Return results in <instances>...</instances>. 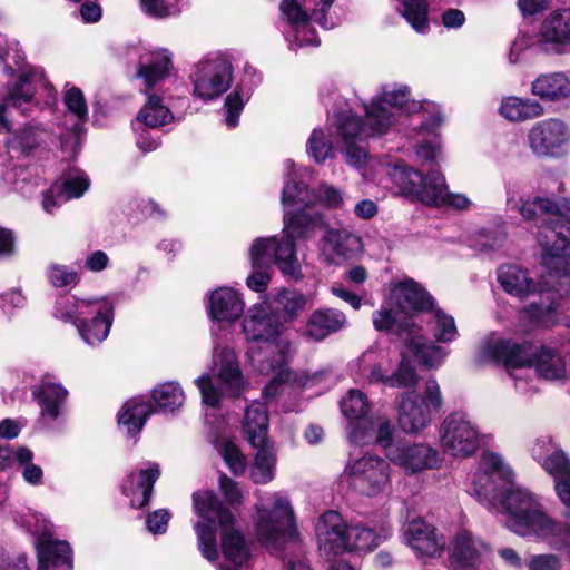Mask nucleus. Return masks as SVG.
I'll use <instances>...</instances> for the list:
<instances>
[{"mask_svg":"<svg viewBox=\"0 0 570 570\" xmlns=\"http://www.w3.org/2000/svg\"><path fill=\"white\" fill-rule=\"evenodd\" d=\"M387 174L400 194L411 202L432 207L451 206L456 209H466L471 204L465 196L449 193L445 179L438 170L424 175L403 160H397L389 165Z\"/></svg>","mask_w":570,"mask_h":570,"instance_id":"1","label":"nucleus"},{"mask_svg":"<svg viewBox=\"0 0 570 570\" xmlns=\"http://www.w3.org/2000/svg\"><path fill=\"white\" fill-rule=\"evenodd\" d=\"M320 550L330 559L346 552L372 551L382 542L374 529L361 523L348 524L334 510L324 512L316 524Z\"/></svg>","mask_w":570,"mask_h":570,"instance_id":"2","label":"nucleus"},{"mask_svg":"<svg viewBox=\"0 0 570 570\" xmlns=\"http://www.w3.org/2000/svg\"><path fill=\"white\" fill-rule=\"evenodd\" d=\"M510 485L501 495V504L508 513L507 528L521 537L548 539L559 521L550 518L531 493Z\"/></svg>","mask_w":570,"mask_h":570,"instance_id":"3","label":"nucleus"},{"mask_svg":"<svg viewBox=\"0 0 570 570\" xmlns=\"http://www.w3.org/2000/svg\"><path fill=\"white\" fill-rule=\"evenodd\" d=\"M282 327L279 315L263 304L254 305L243 322L244 333L250 342L256 344V347H250L252 353L257 356L269 353L272 367L281 366L286 362L288 345H281L278 341Z\"/></svg>","mask_w":570,"mask_h":570,"instance_id":"4","label":"nucleus"},{"mask_svg":"<svg viewBox=\"0 0 570 570\" xmlns=\"http://www.w3.org/2000/svg\"><path fill=\"white\" fill-rule=\"evenodd\" d=\"M559 218H550L540 227L538 237L543 249L542 263L551 276L570 275V199L559 203Z\"/></svg>","mask_w":570,"mask_h":570,"instance_id":"5","label":"nucleus"},{"mask_svg":"<svg viewBox=\"0 0 570 570\" xmlns=\"http://www.w3.org/2000/svg\"><path fill=\"white\" fill-rule=\"evenodd\" d=\"M269 419L266 407L256 403L245 411L242 432L245 440L257 449L250 478L256 484H266L274 478L275 458L268 445Z\"/></svg>","mask_w":570,"mask_h":570,"instance_id":"6","label":"nucleus"},{"mask_svg":"<svg viewBox=\"0 0 570 570\" xmlns=\"http://www.w3.org/2000/svg\"><path fill=\"white\" fill-rule=\"evenodd\" d=\"M365 116L366 121L351 109L335 111L332 125L335 128V135L342 142L362 141L370 137L385 135L392 126L393 114L381 102L365 105Z\"/></svg>","mask_w":570,"mask_h":570,"instance_id":"7","label":"nucleus"},{"mask_svg":"<svg viewBox=\"0 0 570 570\" xmlns=\"http://www.w3.org/2000/svg\"><path fill=\"white\" fill-rule=\"evenodd\" d=\"M256 533L262 544L275 549L299 537L288 500L277 499L271 509L259 510Z\"/></svg>","mask_w":570,"mask_h":570,"instance_id":"8","label":"nucleus"},{"mask_svg":"<svg viewBox=\"0 0 570 570\" xmlns=\"http://www.w3.org/2000/svg\"><path fill=\"white\" fill-rule=\"evenodd\" d=\"M527 142L537 158L558 159L567 154L570 128L559 118L542 119L529 129Z\"/></svg>","mask_w":570,"mask_h":570,"instance_id":"9","label":"nucleus"},{"mask_svg":"<svg viewBox=\"0 0 570 570\" xmlns=\"http://www.w3.org/2000/svg\"><path fill=\"white\" fill-rule=\"evenodd\" d=\"M348 469L347 483L362 495L379 494L390 481L389 462L376 455H364Z\"/></svg>","mask_w":570,"mask_h":570,"instance_id":"10","label":"nucleus"},{"mask_svg":"<svg viewBox=\"0 0 570 570\" xmlns=\"http://www.w3.org/2000/svg\"><path fill=\"white\" fill-rule=\"evenodd\" d=\"M440 440L444 452L453 456H471L479 449L478 430L458 412L443 421Z\"/></svg>","mask_w":570,"mask_h":570,"instance_id":"11","label":"nucleus"},{"mask_svg":"<svg viewBox=\"0 0 570 570\" xmlns=\"http://www.w3.org/2000/svg\"><path fill=\"white\" fill-rule=\"evenodd\" d=\"M232 72V63L224 59L199 63L197 71L191 76L194 94L205 101L218 98L230 87Z\"/></svg>","mask_w":570,"mask_h":570,"instance_id":"12","label":"nucleus"},{"mask_svg":"<svg viewBox=\"0 0 570 570\" xmlns=\"http://www.w3.org/2000/svg\"><path fill=\"white\" fill-rule=\"evenodd\" d=\"M395 307L404 317H415L434 311L435 298L413 278H406L394 285L391 291Z\"/></svg>","mask_w":570,"mask_h":570,"instance_id":"13","label":"nucleus"},{"mask_svg":"<svg viewBox=\"0 0 570 570\" xmlns=\"http://www.w3.org/2000/svg\"><path fill=\"white\" fill-rule=\"evenodd\" d=\"M38 570H72L73 551L66 540L55 539L50 532H41L36 540Z\"/></svg>","mask_w":570,"mask_h":570,"instance_id":"14","label":"nucleus"},{"mask_svg":"<svg viewBox=\"0 0 570 570\" xmlns=\"http://www.w3.org/2000/svg\"><path fill=\"white\" fill-rule=\"evenodd\" d=\"M535 344L530 341L499 338L488 346L491 360L505 368H529L533 366Z\"/></svg>","mask_w":570,"mask_h":570,"instance_id":"15","label":"nucleus"},{"mask_svg":"<svg viewBox=\"0 0 570 570\" xmlns=\"http://www.w3.org/2000/svg\"><path fill=\"white\" fill-rule=\"evenodd\" d=\"M389 460L405 469L409 473H416L426 469H438L441 464L439 453L425 443H406L402 441L397 449L390 450Z\"/></svg>","mask_w":570,"mask_h":570,"instance_id":"16","label":"nucleus"},{"mask_svg":"<svg viewBox=\"0 0 570 570\" xmlns=\"http://www.w3.org/2000/svg\"><path fill=\"white\" fill-rule=\"evenodd\" d=\"M540 41L547 51L559 55L570 47V9L554 10L542 21Z\"/></svg>","mask_w":570,"mask_h":570,"instance_id":"17","label":"nucleus"},{"mask_svg":"<svg viewBox=\"0 0 570 570\" xmlns=\"http://www.w3.org/2000/svg\"><path fill=\"white\" fill-rule=\"evenodd\" d=\"M193 503L196 513L208 521H217L220 531L236 529V515L230 507L220 501L217 494L212 490L196 491L193 493Z\"/></svg>","mask_w":570,"mask_h":570,"instance_id":"18","label":"nucleus"},{"mask_svg":"<svg viewBox=\"0 0 570 570\" xmlns=\"http://www.w3.org/2000/svg\"><path fill=\"white\" fill-rule=\"evenodd\" d=\"M244 307L237 291L232 287H218L208 297L207 314L213 321L233 323L240 317Z\"/></svg>","mask_w":570,"mask_h":570,"instance_id":"19","label":"nucleus"},{"mask_svg":"<svg viewBox=\"0 0 570 570\" xmlns=\"http://www.w3.org/2000/svg\"><path fill=\"white\" fill-rule=\"evenodd\" d=\"M115 306L108 299L98 304L95 315L81 318L77 324L80 337L89 345H97L105 341L114 322Z\"/></svg>","mask_w":570,"mask_h":570,"instance_id":"20","label":"nucleus"},{"mask_svg":"<svg viewBox=\"0 0 570 570\" xmlns=\"http://www.w3.org/2000/svg\"><path fill=\"white\" fill-rule=\"evenodd\" d=\"M154 413L156 407L150 400L135 396L122 404L117 414V423L125 429L128 438L136 439Z\"/></svg>","mask_w":570,"mask_h":570,"instance_id":"21","label":"nucleus"},{"mask_svg":"<svg viewBox=\"0 0 570 570\" xmlns=\"http://www.w3.org/2000/svg\"><path fill=\"white\" fill-rule=\"evenodd\" d=\"M274 265L288 281L297 283L303 278L302 266L297 258L296 240L283 232L282 237L272 236Z\"/></svg>","mask_w":570,"mask_h":570,"instance_id":"22","label":"nucleus"},{"mask_svg":"<svg viewBox=\"0 0 570 570\" xmlns=\"http://www.w3.org/2000/svg\"><path fill=\"white\" fill-rule=\"evenodd\" d=\"M345 323L346 316L342 311L332 307L317 308L306 321L305 336L322 342L341 331Z\"/></svg>","mask_w":570,"mask_h":570,"instance_id":"23","label":"nucleus"},{"mask_svg":"<svg viewBox=\"0 0 570 570\" xmlns=\"http://www.w3.org/2000/svg\"><path fill=\"white\" fill-rule=\"evenodd\" d=\"M406 538L414 550L429 557L441 556L445 544L443 537H438L436 529L428 524L422 518L409 522Z\"/></svg>","mask_w":570,"mask_h":570,"instance_id":"24","label":"nucleus"},{"mask_svg":"<svg viewBox=\"0 0 570 570\" xmlns=\"http://www.w3.org/2000/svg\"><path fill=\"white\" fill-rule=\"evenodd\" d=\"M400 314L392 308L381 307L372 314L375 331L406 340L410 335L422 332V326L411 317L397 316Z\"/></svg>","mask_w":570,"mask_h":570,"instance_id":"25","label":"nucleus"},{"mask_svg":"<svg viewBox=\"0 0 570 570\" xmlns=\"http://www.w3.org/2000/svg\"><path fill=\"white\" fill-rule=\"evenodd\" d=\"M397 414L399 426L405 433L416 434L431 422V410L424 402H420L419 395L403 396L397 406Z\"/></svg>","mask_w":570,"mask_h":570,"instance_id":"26","label":"nucleus"},{"mask_svg":"<svg viewBox=\"0 0 570 570\" xmlns=\"http://www.w3.org/2000/svg\"><path fill=\"white\" fill-rule=\"evenodd\" d=\"M31 396L41 409V414L57 420L60 415V407L65 403L68 391L59 383L50 381V375L41 377L40 383L31 387Z\"/></svg>","mask_w":570,"mask_h":570,"instance_id":"27","label":"nucleus"},{"mask_svg":"<svg viewBox=\"0 0 570 570\" xmlns=\"http://www.w3.org/2000/svg\"><path fill=\"white\" fill-rule=\"evenodd\" d=\"M328 228L320 212H306L298 209L288 212L284 215L283 232L291 235L295 240H307L312 238L318 229Z\"/></svg>","mask_w":570,"mask_h":570,"instance_id":"28","label":"nucleus"},{"mask_svg":"<svg viewBox=\"0 0 570 570\" xmlns=\"http://www.w3.org/2000/svg\"><path fill=\"white\" fill-rule=\"evenodd\" d=\"M323 240L334 253L337 264L355 259L363 252L362 238L345 228H327Z\"/></svg>","mask_w":570,"mask_h":570,"instance_id":"29","label":"nucleus"},{"mask_svg":"<svg viewBox=\"0 0 570 570\" xmlns=\"http://www.w3.org/2000/svg\"><path fill=\"white\" fill-rule=\"evenodd\" d=\"M370 426L374 435V443L383 449L386 458H390V450L397 449L402 440H395L394 425L387 419H377L374 421L357 422L354 429V438L357 442H367L371 436L367 428Z\"/></svg>","mask_w":570,"mask_h":570,"instance_id":"30","label":"nucleus"},{"mask_svg":"<svg viewBox=\"0 0 570 570\" xmlns=\"http://www.w3.org/2000/svg\"><path fill=\"white\" fill-rule=\"evenodd\" d=\"M498 282L505 293L520 298L538 292L537 283L529 277L528 272L514 264L499 267Z\"/></svg>","mask_w":570,"mask_h":570,"instance_id":"31","label":"nucleus"},{"mask_svg":"<svg viewBox=\"0 0 570 570\" xmlns=\"http://www.w3.org/2000/svg\"><path fill=\"white\" fill-rule=\"evenodd\" d=\"M404 343L417 363L428 370L439 367L448 355L442 346L429 342L421 332L410 335Z\"/></svg>","mask_w":570,"mask_h":570,"instance_id":"32","label":"nucleus"},{"mask_svg":"<svg viewBox=\"0 0 570 570\" xmlns=\"http://www.w3.org/2000/svg\"><path fill=\"white\" fill-rule=\"evenodd\" d=\"M481 554L476 549L473 538L469 531L462 530L456 533L449 561L453 570H475L480 563Z\"/></svg>","mask_w":570,"mask_h":570,"instance_id":"33","label":"nucleus"},{"mask_svg":"<svg viewBox=\"0 0 570 570\" xmlns=\"http://www.w3.org/2000/svg\"><path fill=\"white\" fill-rule=\"evenodd\" d=\"M531 92L543 101H560L570 97V79L562 72L540 75L531 85Z\"/></svg>","mask_w":570,"mask_h":570,"instance_id":"34","label":"nucleus"},{"mask_svg":"<svg viewBox=\"0 0 570 570\" xmlns=\"http://www.w3.org/2000/svg\"><path fill=\"white\" fill-rule=\"evenodd\" d=\"M537 374L546 380H558L566 375V363L561 354L546 345H535L533 366Z\"/></svg>","mask_w":570,"mask_h":570,"instance_id":"35","label":"nucleus"},{"mask_svg":"<svg viewBox=\"0 0 570 570\" xmlns=\"http://www.w3.org/2000/svg\"><path fill=\"white\" fill-rule=\"evenodd\" d=\"M542 105L531 98H519L515 96L503 99L500 106V114L510 121H523L543 115Z\"/></svg>","mask_w":570,"mask_h":570,"instance_id":"36","label":"nucleus"},{"mask_svg":"<svg viewBox=\"0 0 570 570\" xmlns=\"http://www.w3.org/2000/svg\"><path fill=\"white\" fill-rule=\"evenodd\" d=\"M274 303L282 309L283 320L292 322L299 317L308 306H312V298L296 288L282 287L275 294Z\"/></svg>","mask_w":570,"mask_h":570,"instance_id":"37","label":"nucleus"},{"mask_svg":"<svg viewBox=\"0 0 570 570\" xmlns=\"http://www.w3.org/2000/svg\"><path fill=\"white\" fill-rule=\"evenodd\" d=\"M220 548L225 559L236 567L244 566L250 557L245 535L239 529L220 531Z\"/></svg>","mask_w":570,"mask_h":570,"instance_id":"38","label":"nucleus"},{"mask_svg":"<svg viewBox=\"0 0 570 570\" xmlns=\"http://www.w3.org/2000/svg\"><path fill=\"white\" fill-rule=\"evenodd\" d=\"M151 403L156 412L174 413L185 401V393L176 382H165L151 390Z\"/></svg>","mask_w":570,"mask_h":570,"instance_id":"39","label":"nucleus"},{"mask_svg":"<svg viewBox=\"0 0 570 570\" xmlns=\"http://www.w3.org/2000/svg\"><path fill=\"white\" fill-rule=\"evenodd\" d=\"M170 67L171 59L168 55L153 53L147 62H139L136 76L151 89L168 76Z\"/></svg>","mask_w":570,"mask_h":570,"instance_id":"40","label":"nucleus"},{"mask_svg":"<svg viewBox=\"0 0 570 570\" xmlns=\"http://www.w3.org/2000/svg\"><path fill=\"white\" fill-rule=\"evenodd\" d=\"M173 119V112L163 104V98L156 94L148 96L146 104L137 115V120L149 128L165 126Z\"/></svg>","mask_w":570,"mask_h":570,"instance_id":"41","label":"nucleus"},{"mask_svg":"<svg viewBox=\"0 0 570 570\" xmlns=\"http://www.w3.org/2000/svg\"><path fill=\"white\" fill-rule=\"evenodd\" d=\"M35 97V90L31 88V77L22 73L18 77L9 92L2 98L1 104L6 105V109L16 108L20 110L22 116H30L29 109L24 105H29Z\"/></svg>","mask_w":570,"mask_h":570,"instance_id":"42","label":"nucleus"},{"mask_svg":"<svg viewBox=\"0 0 570 570\" xmlns=\"http://www.w3.org/2000/svg\"><path fill=\"white\" fill-rule=\"evenodd\" d=\"M546 296L540 291V301L533 302L527 307V314L533 324L550 328L558 323V311L560 304L549 296Z\"/></svg>","mask_w":570,"mask_h":570,"instance_id":"43","label":"nucleus"},{"mask_svg":"<svg viewBox=\"0 0 570 570\" xmlns=\"http://www.w3.org/2000/svg\"><path fill=\"white\" fill-rule=\"evenodd\" d=\"M40 144L41 137L38 128L30 125L19 128L6 140V147L9 150L23 156H30Z\"/></svg>","mask_w":570,"mask_h":570,"instance_id":"44","label":"nucleus"},{"mask_svg":"<svg viewBox=\"0 0 570 570\" xmlns=\"http://www.w3.org/2000/svg\"><path fill=\"white\" fill-rule=\"evenodd\" d=\"M218 379L233 399H239L246 390L247 383L236 360H224L222 362Z\"/></svg>","mask_w":570,"mask_h":570,"instance_id":"45","label":"nucleus"},{"mask_svg":"<svg viewBox=\"0 0 570 570\" xmlns=\"http://www.w3.org/2000/svg\"><path fill=\"white\" fill-rule=\"evenodd\" d=\"M194 529L197 534L198 548L205 559L214 562L218 559L216 523L214 519L196 522Z\"/></svg>","mask_w":570,"mask_h":570,"instance_id":"46","label":"nucleus"},{"mask_svg":"<svg viewBox=\"0 0 570 570\" xmlns=\"http://www.w3.org/2000/svg\"><path fill=\"white\" fill-rule=\"evenodd\" d=\"M160 476V469L157 463H153L147 469H141L137 473L135 471L129 472L120 485V492L125 497H131L135 494L136 489L134 487L135 479L137 478V489L145 490L149 485H155Z\"/></svg>","mask_w":570,"mask_h":570,"instance_id":"47","label":"nucleus"},{"mask_svg":"<svg viewBox=\"0 0 570 570\" xmlns=\"http://www.w3.org/2000/svg\"><path fill=\"white\" fill-rule=\"evenodd\" d=\"M402 16L416 32L429 29V4L425 0H402Z\"/></svg>","mask_w":570,"mask_h":570,"instance_id":"48","label":"nucleus"},{"mask_svg":"<svg viewBox=\"0 0 570 570\" xmlns=\"http://www.w3.org/2000/svg\"><path fill=\"white\" fill-rule=\"evenodd\" d=\"M341 411L344 416L363 422L368 411L366 395L358 390H350L347 395L342 399Z\"/></svg>","mask_w":570,"mask_h":570,"instance_id":"49","label":"nucleus"},{"mask_svg":"<svg viewBox=\"0 0 570 570\" xmlns=\"http://www.w3.org/2000/svg\"><path fill=\"white\" fill-rule=\"evenodd\" d=\"M252 268H269L274 265L273 239L271 237L256 238L249 248Z\"/></svg>","mask_w":570,"mask_h":570,"instance_id":"50","label":"nucleus"},{"mask_svg":"<svg viewBox=\"0 0 570 570\" xmlns=\"http://www.w3.org/2000/svg\"><path fill=\"white\" fill-rule=\"evenodd\" d=\"M33 452L26 445L19 446L14 452V459L23 465L22 478L31 485H40L43 481V471L40 465L33 464Z\"/></svg>","mask_w":570,"mask_h":570,"instance_id":"51","label":"nucleus"},{"mask_svg":"<svg viewBox=\"0 0 570 570\" xmlns=\"http://www.w3.org/2000/svg\"><path fill=\"white\" fill-rule=\"evenodd\" d=\"M282 203L287 206H308L313 203V195L304 181L291 179L283 187Z\"/></svg>","mask_w":570,"mask_h":570,"instance_id":"52","label":"nucleus"},{"mask_svg":"<svg viewBox=\"0 0 570 570\" xmlns=\"http://www.w3.org/2000/svg\"><path fill=\"white\" fill-rule=\"evenodd\" d=\"M431 314H433L435 320V330L433 333L435 341L440 343L454 341L458 334L454 318L443 309L438 308L436 304L434 305V311H432Z\"/></svg>","mask_w":570,"mask_h":570,"instance_id":"53","label":"nucleus"},{"mask_svg":"<svg viewBox=\"0 0 570 570\" xmlns=\"http://www.w3.org/2000/svg\"><path fill=\"white\" fill-rule=\"evenodd\" d=\"M417 382V374L412 365L411 361L405 354H402V358L399 363L397 368L387 376V386L390 387H412Z\"/></svg>","mask_w":570,"mask_h":570,"instance_id":"54","label":"nucleus"},{"mask_svg":"<svg viewBox=\"0 0 570 570\" xmlns=\"http://www.w3.org/2000/svg\"><path fill=\"white\" fill-rule=\"evenodd\" d=\"M281 18L292 28L304 27L311 21V14L297 0H282L279 3Z\"/></svg>","mask_w":570,"mask_h":570,"instance_id":"55","label":"nucleus"},{"mask_svg":"<svg viewBox=\"0 0 570 570\" xmlns=\"http://www.w3.org/2000/svg\"><path fill=\"white\" fill-rule=\"evenodd\" d=\"M542 468L556 483L570 474V459L562 450H556L544 459Z\"/></svg>","mask_w":570,"mask_h":570,"instance_id":"56","label":"nucleus"},{"mask_svg":"<svg viewBox=\"0 0 570 570\" xmlns=\"http://www.w3.org/2000/svg\"><path fill=\"white\" fill-rule=\"evenodd\" d=\"M307 148L312 157L317 164H323L332 156L333 145L330 139L325 137L322 129H314L307 141Z\"/></svg>","mask_w":570,"mask_h":570,"instance_id":"57","label":"nucleus"},{"mask_svg":"<svg viewBox=\"0 0 570 570\" xmlns=\"http://www.w3.org/2000/svg\"><path fill=\"white\" fill-rule=\"evenodd\" d=\"M63 102L68 111L75 115L79 121L88 120V107L83 92L78 87H71L63 94Z\"/></svg>","mask_w":570,"mask_h":570,"instance_id":"58","label":"nucleus"},{"mask_svg":"<svg viewBox=\"0 0 570 570\" xmlns=\"http://www.w3.org/2000/svg\"><path fill=\"white\" fill-rule=\"evenodd\" d=\"M47 277L49 283L57 288L76 286L80 281V276L75 269L59 264L50 266Z\"/></svg>","mask_w":570,"mask_h":570,"instance_id":"59","label":"nucleus"},{"mask_svg":"<svg viewBox=\"0 0 570 570\" xmlns=\"http://www.w3.org/2000/svg\"><path fill=\"white\" fill-rule=\"evenodd\" d=\"M52 315L55 318L75 326H77L80 320L77 302L67 295H61L57 298Z\"/></svg>","mask_w":570,"mask_h":570,"instance_id":"60","label":"nucleus"},{"mask_svg":"<svg viewBox=\"0 0 570 570\" xmlns=\"http://www.w3.org/2000/svg\"><path fill=\"white\" fill-rule=\"evenodd\" d=\"M223 459L234 475H240L246 469V459L240 449L232 441H226L223 445Z\"/></svg>","mask_w":570,"mask_h":570,"instance_id":"61","label":"nucleus"},{"mask_svg":"<svg viewBox=\"0 0 570 570\" xmlns=\"http://www.w3.org/2000/svg\"><path fill=\"white\" fill-rule=\"evenodd\" d=\"M343 155L347 165L357 169L364 168L368 163V154L366 149L358 145V141L343 142Z\"/></svg>","mask_w":570,"mask_h":570,"instance_id":"62","label":"nucleus"},{"mask_svg":"<svg viewBox=\"0 0 570 570\" xmlns=\"http://www.w3.org/2000/svg\"><path fill=\"white\" fill-rule=\"evenodd\" d=\"M89 186L90 180L87 176L71 177L59 185L58 196L67 195L66 199L79 198L88 190Z\"/></svg>","mask_w":570,"mask_h":570,"instance_id":"63","label":"nucleus"},{"mask_svg":"<svg viewBox=\"0 0 570 570\" xmlns=\"http://www.w3.org/2000/svg\"><path fill=\"white\" fill-rule=\"evenodd\" d=\"M550 547L557 551H564L570 558V528L569 524L558 522L556 530L548 537Z\"/></svg>","mask_w":570,"mask_h":570,"instance_id":"64","label":"nucleus"}]
</instances>
